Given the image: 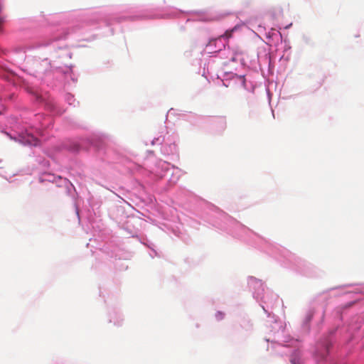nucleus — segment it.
Here are the masks:
<instances>
[{
	"label": "nucleus",
	"instance_id": "obj_1",
	"mask_svg": "<svg viewBox=\"0 0 364 364\" xmlns=\"http://www.w3.org/2000/svg\"><path fill=\"white\" fill-rule=\"evenodd\" d=\"M22 141L26 144L37 146L38 140L32 134H27L26 136H22Z\"/></svg>",
	"mask_w": 364,
	"mask_h": 364
},
{
	"label": "nucleus",
	"instance_id": "obj_2",
	"mask_svg": "<svg viewBox=\"0 0 364 364\" xmlns=\"http://www.w3.org/2000/svg\"><path fill=\"white\" fill-rule=\"evenodd\" d=\"M234 30H235L234 28H233V29H231V30H227V31L225 32V33H224V34H223V35L220 36L218 38H215V39H214V40H213V41H210L209 43H210V44H212L213 43H214V42H215V41H218V40H220V39H221V38H226V39H228V40L229 38H232V33H233Z\"/></svg>",
	"mask_w": 364,
	"mask_h": 364
},
{
	"label": "nucleus",
	"instance_id": "obj_3",
	"mask_svg": "<svg viewBox=\"0 0 364 364\" xmlns=\"http://www.w3.org/2000/svg\"><path fill=\"white\" fill-rule=\"evenodd\" d=\"M215 316H216V318H217L218 320H220V319H223V317H224V314H223V313L218 311V312L215 314Z\"/></svg>",
	"mask_w": 364,
	"mask_h": 364
}]
</instances>
